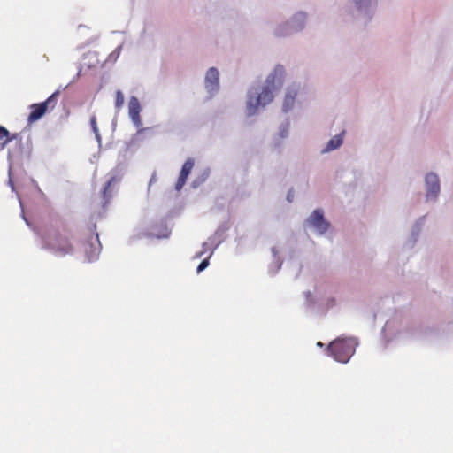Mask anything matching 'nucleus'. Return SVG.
<instances>
[{
	"label": "nucleus",
	"mask_w": 453,
	"mask_h": 453,
	"mask_svg": "<svg viewBox=\"0 0 453 453\" xmlns=\"http://www.w3.org/2000/svg\"><path fill=\"white\" fill-rule=\"evenodd\" d=\"M124 101H125L124 95L122 94L121 91L118 90L116 92V96H115L116 108H120L124 104Z\"/></svg>",
	"instance_id": "ddd939ff"
},
{
	"label": "nucleus",
	"mask_w": 453,
	"mask_h": 453,
	"mask_svg": "<svg viewBox=\"0 0 453 453\" xmlns=\"http://www.w3.org/2000/svg\"><path fill=\"white\" fill-rule=\"evenodd\" d=\"M90 125H91V127L94 131V133L97 135L98 134V128H97V125H96V119L95 116L91 117L90 119Z\"/></svg>",
	"instance_id": "2eb2a0df"
},
{
	"label": "nucleus",
	"mask_w": 453,
	"mask_h": 453,
	"mask_svg": "<svg viewBox=\"0 0 453 453\" xmlns=\"http://www.w3.org/2000/svg\"><path fill=\"white\" fill-rule=\"evenodd\" d=\"M297 95V91L296 90H288L286 94L284 103H283V110L284 111H289L294 105L296 96Z\"/></svg>",
	"instance_id": "f8f14e48"
},
{
	"label": "nucleus",
	"mask_w": 453,
	"mask_h": 453,
	"mask_svg": "<svg viewBox=\"0 0 453 453\" xmlns=\"http://www.w3.org/2000/svg\"><path fill=\"white\" fill-rule=\"evenodd\" d=\"M110 185H111V184H110V182H108V183L106 184V186L104 187V196H105V195H106V192H107V190H108V188H109Z\"/></svg>",
	"instance_id": "dca6fc26"
},
{
	"label": "nucleus",
	"mask_w": 453,
	"mask_h": 453,
	"mask_svg": "<svg viewBox=\"0 0 453 453\" xmlns=\"http://www.w3.org/2000/svg\"><path fill=\"white\" fill-rule=\"evenodd\" d=\"M426 196L436 197L440 192L439 178L436 174L430 173L426 176Z\"/></svg>",
	"instance_id": "0eeeda50"
},
{
	"label": "nucleus",
	"mask_w": 453,
	"mask_h": 453,
	"mask_svg": "<svg viewBox=\"0 0 453 453\" xmlns=\"http://www.w3.org/2000/svg\"><path fill=\"white\" fill-rule=\"evenodd\" d=\"M42 247L59 257L72 254L73 245L71 240V231L64 225L49 228L42 234Z\"/></svg>",
	"instance_id": "f257e3e1"
},
{
	"label": "nucleus",
	"mask_w": 453,
	"mask_h": 453,
	"mask_svg": "<svg viewBox=\"0 0 453 453\" xmlns=\"http://www.w3.org/2000/svg\"><path fill=\"white\" fill-rule=\"evenodd\" d=\"M219 72L215 67H211L205 75V87L209 91H212L219 87Z\"/></svg>",
	"instance_id": "1a4fd4ad"
},
{
	"label": "nucleus",
	"mask_w": 453,
	"mask_h": 453,
	"mask_svg": "<svg viewBox=\"0 0 453 453\" xmlns=\"http://www.w3.org/2000/svg\"><path fill=\"white\" fill-rule=\"evenodd\" d=\"M194 167V161L191 158H188L184 165H182V168L180 173V176L177 180L175 188L177 190H180L182 187L185 185L187 179L191 173L192 169Z\"/></svg>",
	"instance_id": "6e6552de"
},
{
	"label": "nucleus",
	"mask_w": 453,
	"mask_h": 453,
	"mask_svg": "<svg viewBox=\"0 0 453 453\" xmlns=\"http://www.w3.org/2000/svg\"><path fill=\"white\" fill-rule=\"evenodd\" d=\"M283 73V66H276L273 70V73L268 76L266 80V85L263 88L262 92L254 98L251 96H249L247 103V111L249 115H254L260 105L265 106L273 101V90L275 88V78L279 76V80L280 81Z\"/></svg>",
	"instance_id": "f03ea898"
},
{
	"label": "nucleus",
	"mask_w": 453,
	"mask_h": 453,
	"mask_svg": "<svg viewBox=\"0 0 453 453\" xmlns=\"http://www.w3.org/2000/svg\"><path fill=\"white\" fill-rule=\"evenodd\" d=\"M309 224L319 234H324L329 227V223L324 219L323 211L315 210L308 219Z\"/></svg>",
	"instance_id": "39448f33"
},
{
	"label": "nucleus",
	"mask_w": 453,
	"mask_h": 453,
	"mask_svg": "<svg viewBox=\"0 0 453 453\" xmlns=\"http://www.w3.org/2000/svg\"><path fill=\"white\" fill-rule=\"evenodd\" d=\"M14 138H16V134L11 136L9 131L4 127L0 126V150H4Z\"/></svg>",
	"instance_id": "9d476101"
},
{
	"label": "nucleus",
	"mask_w": 453,
	"mask_h": 453,
	"mask_svg": "<svg viewBox=\"0 0 453 453\" xmlns=\"http://www.w3.org/2000/svg\"><path fill=\"white\" fill-rule=\"evenodd\" d=\"M140 111L141 105L139 100L135 96H132L128 102V113L132 121L137 127L142 125Z\"/></svg>",
	"instance_id": "423d86ee"
},
{
	"label": "nucleus",
	"mask_w": 453,
	"mask_h": 453,
	"mask_svg": "<svg viewBox=\"0 0 453 453\" xmlns=\"http://www.w3.org/2000/svg\"><path fill=\"white\" fill-rule=\"evenodd\" d=\"M343 134H344V132H342V134H337L335 136H334L326 144V149L324 150L325 151H330V150H335L337 148H339L342 144V142H343Z\"/></svg>",
	"instance_id": "9b49d317"
},
{
	"label": "nucleus",
	"mask_w": 453,
	"mask_h": 453,
	"mask_svg": "<svg viewBox=\"0 0 453 453\" xmlns=\"http://www.w3.org/2000/svg\"><path fill=\"white\" fill-rule=\"evenodd\" d=\"M59 91L54 92L46 101L40 104H33L30 106L31 111L28 115L27 121L33 123L40 119L48 110H53L57 104Z\"/></svg>",
	"instance_id": "20e7f679"
},
{
	"label": "nucleus",
	"mask_w": 453,
	"mask_h": 453,
	"mask_svg": "<svg viewBox=\"0 0 453 453\" xmlns=\"http://www.w3.org/2000/svg\"><path fill=\"white\" fill-rule=\"evenodd\" d=\"M209 265V260L208 258L203 260L200 265L197 266V273H201L202 271H203L207 266Z\"/></svg>",
	"instance_id": "4468645a"
},
{
	"label": "nucleus",
	"mask_w": 453,
	"mask_h": 453,
	"mask_svg": "<svg viewBox=\"0 0 453 453\" xmlns=\"http://www.w3.org/2000/svg\"><path fill=\"white\" fill-rule=\"evenodd\" d=\"M149 129H150V128H143V129H141V130H139V133H142V132H144V131H146V130H149Z\"/></svg>",
	"instance_id": "f3484780"
},
{
	"label": "nucleus",
	"mask_w": 453,
	"mask_h": 453,
	"mask_svg": "<svg viewBox=\"0 0 453 453\" xmlns=\"http://www.w3.org/2000/svg\"><path fill=\"white\" fill-rule=\"evenodd\" d=\"M355 346L352 338H337L329 343L327 352L336 361L347 363L355 352Z\"/></svg>",
	"instance_id": "7ed1b4c3"
}]
</instances>
